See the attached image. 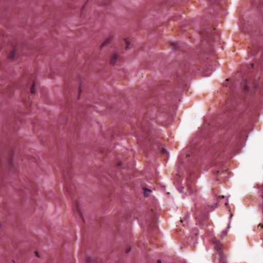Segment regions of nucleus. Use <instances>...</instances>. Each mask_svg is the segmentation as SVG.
<instances>
[{
  "instance_id": "nucleus-1",
  "label": "nucleus",
  "mask_w": 263,
  "mask_h": 263,
  "mask_svg": "<svg viewBox=\"0 0 263 263\" xmlns=\"http://www.w3.org/2000/svg\"><path fill=\"white\" fill-rule=\"evenodd\" d=\"M214 248L216 251L215 256V263H226V258L223 254V250L224 247L221 242L214 238L213 240Z\"/></svg>"
},
{
  "instance_id": "nucleus-2",
  "label": "nucleus",
  "mask_w": 263,
  "mask_h": 263,
  "mask_svg": "<svg viewBox=\"0 0 263 263\" xmlns=\"http://www.w3.org/2000/svg\"><path fill=\"white\" fill-rule=\"evenodd\" d=\"M208 212V210H206V211L204 212L199 210L196 213V219L200 224L204 225L205 224V222H206L208 219V215L206 213Z\"/></svg>"
},
{
  "instance_id": "nucleus-3",
  "label": "nucleus",
  "mask_w": 263,
  "mask_h": 263,
  "mask_svg": "<svg viewBox=\"0 0 263 263\" xmlns=\"http://www.w3.org/2000/svg\"><path fill=\"white\" fill-rule=\"evenodd\" d=\"M119 59L118 54L116 52L112 53L110 55V64L114 65L117 61Z\"/></svg>"
},
{
  "instance_id": "nucleus-4",
  "label": "nucleus",
  "mask_w": 263,
  "mask_h": 263,
  "mask_svg": "<svg viewBox=\"0 0 263 263\" xmlns=\"http://www.w3.org/2000/svg\"><path fill=\"white\" fill-rule=\"evenodd\" d=\"M123 44L125 46V49L126 50L130 49L132 47L131 44L128 38H125L124 39Z\"/></svg>"
},
{
  "instance_id": "nucleus-5",
  "label": "nucleus",
  "mask_w": 263,
  "mask_h": 263,
  "mask_svg": "<svg viewBox=\"0 0 263 263\" xmlns=\"http://www.w3.org/2000/svg\"><path fill=\"white\" fill-rule=\"evenodd\" d=\"M113 40V37L112 36H109L107 37L105 41L103 42V43L102 44L101 46L103 47L104 46H106V45L110 43Z\"/></svg>"
},
{
  "instance_id": "nucleus-6",
  "label": "nucleus",
  "mask_w": 263,
  "mask_h": 263,
  "mask_svg": "<svg viewBox=\"0 0 263 263\" xmlns=\"http://www.w3.org/2000/svg\"><path fill=\"white\" fill-rule=\"evenodd\" d=\"M144 190V195L145 197H148L150 194V193L152 192V191L149 189H147L146 188H143Z\"/></svg>"
},
{
  "instance_id": "nucleus-7",
  "label": "nucleus",
  "mask_w": 263,
  "mask_h": 263,
  "mask_svg": "<svg viewBox=\"0 0 263 263\" xmlns=\"http://www.w3.org/2000/svg\"><path fill=\"white\" fill-rule=\"evenodd\" d=\"M15 51H15V49H14L13 50H12L8 55V58L10 59H12L14 57Z\"/></svg>"
},
{
  "instance_id": "nucleus-8",
  "label": "nucleus",
  "mask_w": 263,
  "mask_h": 263,
  "mask_svg": "<svg viewBox=\"0 0 263 263\" xmlns=\"http://www.w3.org/2000/svg\"><path fill=\"white\" fill-rule=\"evenodd\" d=\"M34 86L35 83L33 82L30 87V91L32 94H34L35 93Z\"/></svg>"
},
{
  "instance_id": "nucleus-9",
  "label": "nucleus",
  "mask_w": 263,
  "mask_h": 263,
  "mask_svg": "<svg viewBox=\"0 0 263 263\" xmlns=\"http://www.w3.org/2000/svg\"><path fill=\"white\" fill-rule=\"evenodd\" d=\"M86 262L87 263H92L93 262V260L90 257H87L86 258Z\"/></svg>"
},
{
  "instance_id": "nucleus-10",
  "label": "nucleus",
  "mask_w": 263,
  "mask_h": 263,
  "mask_svg": "<svg viewBox=\"0 0 263 263\" xmlns=\"http://www.w3.org/2000/svg\"><path fill=\"white\" fill-rule=\"evenodd\" d=\"M227 235V230H225V231H222L221 233V234H220V236L222 238L226 236Z\"/></svg>"
},
{
  "instance_id": "nucleus-11",
  "label": "nucleus",
  "mask_w": 263,
  "mask_h": 263,
  "mask_svg": "<svg viewBox=\"0 0 263 263\" xmlns=\"http://www.w3.org/2000/svg\"><path fill=\"white\" fill-rule=\"evenodd\" d=\"M244 91H248L249 90V87L247 83L245 84L243 87Z\"/></svg>"
},
{
  "instance_id": "nucleus-12",
  "label": "nucleus",
  "mask_w": 263,
  "mask_h": 263,
  "mask_svg": "<svg viewBox=\"0 0 263 263\" xmlns=\"http://www.w3.org/2000/svg\"><path fill=\"white\" fill-rule=\"evenodd\" d=\"M187 186H188L189 189L191 190H192V186L191 184H190L189 179H187Z\"/></svg>"
},
{
  "instance_id": "nucleus-13",
  "label": "nucleus",
  "mask_w": 263,
  "mask_h": 263,
  "mask_svg": "<svg viewBox=\"0 0 263 263\" xmlns=\"http://www.w3.org/2000/svg\"><path fill=\"white\" fill-rule=\"evenodd\" d=\"M173 46L174 49H177L178 48V43H173Z\"/></svg>"
},
{
  "instance_id": "nucleus-14",
  "label": "nucleus",
  "mask_w": 263,
  "mask_h": 263,
  "mask_svg": "<svg viewBox=\"0 0 263 263\" xmlns=\"http://www.w3.org/2000/svg\"><path fill=\"white\" fill-rule=\"evenodd\" d=\"M82 85L81 84L80 86H79V93H81L82 91Z\"/></svg>"
},
{
  "instance_id": "nucleus-15",
  "label": "nucleus",
  "mask_w": 263,
  "mask_h": 263,
  "mask_svg": "<svg viewBox=\"0 0 263 263\" xmlns=\"http://www.w3.org/2000/svg\"><path fill=\"white\" fill-rule=\"evenodd\" d=\"M13 166V163L12 161H11L9 164L10 169H11V167H12Z\"/></svg>"
},
{
  "instance_id": "nucleus-16",
  "label": "nucleus",
  "mask_w": 263,
  "mask_h": 263,
  "mask_svg": "<svg viewBox=\"0 0 263 263\" xmlns=\"http://www.w3.org/2000/svg\"><path fill=\"white\" fill-rule=\"evenodd\" d=\"M217 173L218 175H221L222 174V173H220V172L219 171H218L217 172ZM225 174H226V173H222V174H223V175H225Z\"/></svg>"
},
{
  "instance_id": "nucleus-17",
  "label": "nucleus",
  "mask_w": 263,
  "mask_h": 263,
  "mask_svg": "<svg viewBox=\"0 0 263 263\" xmlns=\"http://www.w3.org/2000/svg\"><path fill=\"white\" fill-rule=\"evenodd\" d=\"M118 167H122V162H119V163H118Z\"/></svg>"
},
{
  "instance_id": "nucleus-18",
  "label": "nucleus",
  "mask_w": 263,
  "mask_h": 263,
  "mask_svg": "<svg viewBox=\"0 0 263 263\" xmlns=\"http://www.w3.org/2000/svg\"><path fill=\"white\" fill-rule=\"evenodd\" d=\"M192 154H189L187 155L186 157H190Z\"/></svg>"
},
{
  "instance_id": "nucleus-19",
  "label": "nucleus",
  "mask_w": 263,
  "mask_h": 263,
  "mask_svg": "<svg viewBox=\"0 0 263 263\" xmlns=\"http://www.w3.org/2000/svg\"><path fill=\"white\" fill-rule=\"evenodd\" d=\"M163 153H165L166 152L165 150V149H163L162 150V152Z\"/></svg>"
},
{
  "instance_id": "nucleus-20",
  "label": "nucleus",
  "mask_w": 263,
  "mask_h": 263,
  "mask_svg": "<svg viewBox=\"0 0 263 263\" xmlns=\"http://www.w3.org/2000/svg\"><path fill=\"white\" fill-rule=\"evenodd\" d=\"M130 251V249H128V250L126 251V253H128L129 251Z\"/></svg>"
},
{
  "instance_id": "nucleus-21",
  "label": "nucleus",
  "mask_w": 263,
  "mask_h": 263,
  "mask_svg": "<svg viewBox=\"0 0 263 263\" xmlns=\"http://www.w3.org/2000/svg\"><path fill=\"white\" fill-rule=\"evenodd\" d=\"M36 253V255L37 256V257H39V255L38 254V253L37 252H35Z\"/></svg>"
},
{
  "instance_id": "nucleus-22",
  "label": "nucleus",
  "mask_w": 263,
  "mask_h": 263,
  "mask_svg": "<svg viewBox=\"0 0 263 263\" xmlns=\"http://www.w3.org/2000/svg\"><path fill=\"white\" fill-rule=\"evenodd\" d=\"M254 64H251V66L252 68H253L254 67Z\"/></svg>"
},
{
  "instance_id": "nucleus-23",
  "label": "nucleus",
  "mask_w": 263,
  "mask_h": 263,
  "mask_svg": "<svg viewBox=\"0 0 263 263\" xmlns=\"http://www.w3.org/2000/svg\"><path fill=\"white\" fill-rule=\"evenodd\" d=\"M157 263H161V261L160 260H158L157 261Z\"/></svg>"
},
{
  "instance_id": "nucleus-24",
  "label": "nucleus",
  "mask_w": 263,
  "mask_h": 263,
  "mask_svg": "<svg viewBox=\"0 0 263 263\" xmlns=\"http://www.w3.org/2000/svg\"><path fill=\"white\" fill-rule=\"evenodd\" d=\"M220 198H224V197L223 196H222L221 197H220Z\"/></svg>"
},
{
  "instance_id": "nucleus-25",
  "label": "nucleus",
  "mask_w": 263,
  "mask_h": 263,
  "mask_svg": "<svg viewBox=\"0 0 263 263\" xmlns=\"http://www.w3.org/2000/svg\"><path fill=\"white\" fill-rule=\"evenodd\" d=\"M80 98V95L78 96V99H79Z\"/></svg>"
},
{
  "instance_id": "nucleus-26",
  "label": "nucleus",
  "mask_w": 263,
  "mask_h": 263,
  "mask_svg": "<svg viewBox=\"0 0 263 263\" xmlns=\"http://www.w3.org/2000/svg\"><path fill=\"white\" fill-rule=\"evenodd\" d=\"M31 96H29V99H31Z\"/></svg>"
},
{
  "instance_id": "nucleus-27",
  "label": "nucleus",
  "mask_w": 263,
  "mask_h": 263,
  "mask_svg": "<svg viewBox=\"0 0 263 263\" xmlns=\"http://www.w3.org/2000/svg\"><path fill=\"white\" fill-rule=\"evenodd\" d=\"M79 215H80L81 217H82L81 214L80 213H79Z\"/></svg>"
},
{
  "instance_id": "nucleus-28",
  "label": "nucleus",
  "mask_w": 263,
  "mask_h": 263,
  "mask_svg": "<svg viewBox=\"0 0 263 263\" xmlns=\"http://www.w3.org/2000/svg\"><path fill=\"white\" fill-rule=\"evenodd\" d=\"M96 263H99V262H96Z\"/></svg>"
}]
</instances>
